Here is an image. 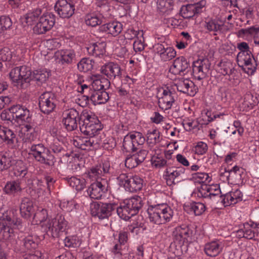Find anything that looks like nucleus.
Returning a JSON list of instances; mask_svg holds the SVG:
<instances>
[{
  "label": "nucleus",
  "instance_id": "obj_1",
  "mask_svg": "<svg viewBox=\"0 0 259 259\" xmlns=\"http://www.w3.org/2000/svg\"><path fill=\"white\" fill-rule=\"evenodd\" d=\"M22 222L19 219H11L8 211L0 212V238L12 242L14 240V229L22 228Z\"/></svg>",
  "mask_w": 259,
  "mask_h": 259
},
{
  "label": "nucleus",
  "instance_id": "obj_2",
  "mask_svg": "<svg viewBox=\"0 0 259 259\" xmlns=\"http://www.w3.org/2000/svg\"><path fill=\"white\" fill-rule=\"evenodd\" d=\"M148 213L151 222L161 225L169 222L172 218L174 212L166 204L161 203L149 206Z\"/></svg>",
  "mask_w": 259,
  "mask_h": 259
},
{
  "label": "nucleus",
  "instance_id": "obj_3",
  "mask_svg": "<svg viewBox=\"0 0 259 259\" xmlns=\"http://www.w3.org/2000/svg\"><path fill=\"white\" fill-rule=\"evenodd\" d=\"M194 181L198 191V196L212 202L219 203L221 195L219 185L211 183L208 179L201 181L195 179Z\"/></svg>",
  "mask_w": 259,
  "mask_h": 259
},
{
  "label": "nucleus",
  "instance_id": "obj_4",
  "mask_svg": "<svg viewBox=\"0 0 259 259\" xmlns=\"http://www.w3.org/2000/svg\"><path fill=\"white\" fill-rule=\"evenodd\" d=\"M79 128L84 135L93 137L97 132L102 129V126L97 116L84 110L80 115Z\"/></svg>",
  "mask_w": 259,
  "mask_h": 259
},
{
  "label": "nucleus",
  "instance_id": "obj_5",
  "mask_svg": "<svg viewBox=\"0 0 259 259\" xmlns=\"http://www.w3.org/2000/svg\"><path fill=\"white\" fill-rule=\"evenodd\" d=\"M9 76L14 85L18 88L26 89L32 80L30 68L26 66L16 67L9 73Z\"/></svg>",
  "mask_w": 259,
  "mask_h": 259
},
{
  "label": "nucleus",
  "instance_id": "obj_6",
  "mask_svg": "<svg viewBox=\"0 0 259 259\" xmlns=\"http://www.w3.org/2000/svg\"><path fill=\"white\" fill-rule=\"evenodd\" d=\"M67 222L62 215H57L55 218L49 219L47 223L41 225V228L49 236L52 237H58L65 231Z\"/></svg>",
  "mask_w": 259,
  "mask_h": 259
},
{
  "label": "nucleus",
  "instance_id": "obj_7",
  "mask_svg": "<svg viewBox=\"0 0 259 259\" xmlns=\"http://www.w3.org/2000/svg\"><path fill=\"white\" fill-rule=\"evenodd\" d=\"M116 204L114 203H102L93 202L90 204L91 213L93 217L100 220L108 218L113 210L116 209Z\"/></svg>",
  "mask_w": 259,
  "mask_h": 259
},
{
  "label": "nucleus",
  "instance_id": "obj_8",
  "mask_svg": "<svg viewBox=\"0 0 259 259\" xmlns=\"http://www.w3.org/2000/svg\"><path fill=\"white\" fill-rule=\"evenodd\" d=\"M30 152L38 162L47 165H52L54 163V156L50 151L42 144L33 145L30 147Z\"/></svg>",
  "mask_w": 259,
  "mask_h": 259
},
{
  "label": "nucleus",
  "instance_id": "obj_9",
  "mask_svg": "<svg viewBox=\"0 0 259 259\" xmlns=\"http://www.w3.org/2000/svg\"><path fill=\"white\" fill-rule=\"evenodd\" d=\"M194 231L183 225L176 227L172 232L174 241L180 246L192 241Z\"/></svg>",
  "mask_w": 259,
  "mask_h": 259
},
{
  "label": "nucleus",
  "instance_id": "obj_10",
  "mask_svg": "<svg viewBox=\"0 0 259 259\" xmlns=\"http://www.w3.org/2000/svg\"><path fill=\"white\" fill-rule=\"evenodd\" d=\"M80 115L74 109L72 108L63 114L62 123L67 131L72 132L77 128Z\"/></svg>",
  "mask_w": 259,
  "mask_h": 259
},
{
  "label": "nucleus",
  "instance_id": "obj_11",
  "mask_svg": "<svg viewBox=\"0 0 259 259\" xmlns=\"http://www.w3.org/2000/svg\"><path fill=\"white\" fill-rule=\"evenodd\" d=\"M55 96L51 92L44 93L39 99V107L40 111L45 114H49L56 107Z\"/></svg>",
  "mask_w": 259,
  "mask_h": 259
},
{
  "label": "nucleus",
  "instance_id": "obj_12",
  "mask_svg": "<svg viewBox=\"0 0 259 259\" xmlns=\"http://www.w3.org/2000/svg\"><path fill=\"white\" fill-rule=\"evenodd\" d=\"M55 21L54 15L51 13L44 14L33 27V31L37 34H43L52 28Z\"/></svg>",
  "mask_w": 259,
  "mask_h": 259
},
{
  "label": "nucleus",
  "instance_id": "obj_13",
  "mask_svg": "<svg viewBox=\"0 0 259 259\" xmlns=\"http://www.w3.org/2000/svg\"><path fill=\"white\" fill-rule=\"evenodd\" d=\"M55 10L60 17L69 18L74 13V5L70 0H58L55 6Z\"/></svg>",
  "mask_w": 259,
  "mask_h": 259
},
{
  "label": "nucleus",
  "instance_id": "obj_14",
  "mask_svg": "<svg viewBox=\"0 0 259 259\" xmlns=\"http://www.w3.org/2000/svg\"><path fill=\"white\" fill-rule=\"evenodd\" d=\"M207 59L198 60L193 62L192 73L194 77L198 80H202L206 77L209 70V64Z\"/></svg>",
  "mask_w": 259,
  "mask_h": 259
},
{
  "label": "nucleus",
  "instance_id": "obj_15",
  "mask_svg": "<svg viewBox=\"0 0 259 259\" xmlns=\"http://www.w3.org/2000/svg\"><path fill=\"white\" fill-rule=\"evenodd\" d=\"M206 4L204 1H201L194 4L183 6L180 10V14L184 18H190L202 12Z\"/></svg>",
  "mask_w": 259,
  "mask_h": 259
},
{
  "label": "nucleus",
  "instance_id": "obj_16",
  "mask_svg": "<svg viewBox=\"0 0 259 259\" xmlns=\"http://www.w3.org/2000/svg\"><path fill=\"white\" fill-rule=\"evenodd\" d=\"M242 194L238 189L221 195L219 203L225 207L234 205L242 200Z\"/></svg>",
  "mask_w": 259,
  "mask_h": 259
},
{
  "label": "nucleus",
  "instance_id": "obj_17",
  "mask_svg": "<svg viewBox=\"0 0 259 259\" xmlns=\"http://www.w3.org/2000/svg\"><path fill=\"white\" fill-rule=\"evenodd\" d=\"M189 64L184 57L177 58L169 68V71L174 74L184 75L187 73Z\"/></svg>",
  "mask_w": 259,
  "mask_h": 259
},
{
  "label": "nucleus",
  "instance_id": "obj_18",
  "mask_svg": "<svg viewBox=\"0 0 259 259\" xmlns=\"http://www.w3.org/2000/svg\"><path fill=\"white\" fill-rule=\"evenodd\" d=\"M111 169L109 164L108 163H103L94 167H93L88 171L89 177H97L101 178L102 177H110Z\"/></svg>",
  "mask_w": 259,
  "mask_h": 259
},
{
  "label": "nucleus",
  "instance_id": "obj_19",
  "mask_svg": "<svg viewBox=\"0 0 259 259\" xmlns=\"http://www.w3.org/2000/svg\"><path fill=\"white\" fill-rule=\"evenodd\" d=\"M12 113L14 114L15 120H21L30 123L31 118L30 116L29 110L25 107L20 105H16L12 106Z\"/></svg>",
  "mask_w": 259,
  "mask_h": 259
},
{
  "label": "nucleus",
  "instance_id": "obj_20",
  "mask_svg": "<svg viewBox=\"0 0 259 259\" xmlns=\"http://www.w3.org/2000/svg\"><path fill=\"white\" fill-rule=\"evenodd\" d=\"M224 247L222 241L216 240L206 243L204 245V251L205 254L210 257H215L222 251Z\"/></svg>",
  "mask_w": 259,
  "mask_h": 259
},
{
  "label": "nucleus",
  "instance_id": "obj_21",
  "mask_svg": "<svg viewBox=\"0 0 259 259\" xmlns=\"http://www.w3.org/2000/svg\"><path fill=\"white\" fill-rule=\"evenodd\" d=\"M101 71L110 79L120 78L121 75L120 66L113 63H109L101 68Z\"/></svg>",
  "mask_w": 259,
  "mask_h": 259
},
{
  "label": "nucleus",
  "instance_id": "obj_22",
  "mask_svg": "<svg viewBox=\"0 0 259 259\" xmlns=\"http://www.w3.org/2000/svg\"><path fill=\"white\" fill-rule=\"evenodd\" d=\"M143 179H120L119 184L123 185L126 191L137 192L143 187Z\"/></svg>",
  "mask_w": 259,
  "mask_h": 259
},
{
  "label": "nucleus",
  "instance_id": "obj_23",
  "mask_svg": "<svg viewBox=\"0 0 259 259\" xmlns=\"http://www.w3.org/2000/svg\"><path fill=\"white\" fill-rule=\"evenodd\" d=\"M99 29L100 31L105 32L116 36L121 32L122 25L118 22H112L102 25Z\"/></svg>",
  "mask_w": 259,
  "mask_h": 259
},
{
  "label": "nucleus",
  "instance_id": "obj_24",
  "mask_svg": "<svg viewBox=\"0 0 259 259\" xmlns=\"http://www.w3.org/2000/svg\"><path fill=\"white\" fill-rule=\"evenodd\" d=\"M106 190L104 185L100 182L92 183L88 189V194L92 199H99L101 198L103 193Z\"/></svg>",
  "mask_w": 259,
  "mask_h": 259
},
{
  "label": "nucleus",
  "instance_id": "obj_25",
  "mask_svg": "<svg viewBox=\"0 0 259 259\" xmlns=\"http://www.w3.org/2000/svg\"><path fill=\"white\" fill-rule=\"evenodd\" d=\"M174 95L169 90H164L163 96L158 101L159 107L164 110L170 109L175 101Z\"/></svg>",
  "mask_w": 259,
  "mask_h": 259
},
{
  "label": "nucleus",
  "instance_id": "obj_26",
  "mask_svg": "<svg viewBox=\"0 0 259 259\" xmlns=\"http://www.w3.org/2000/svg\"><path fill=\"white\" fill-rule=\"evenodd\" d=\"M176 86L179 92L187 94L190 96H193L195 94L194 84L189 79H186L180 81L176 84Z\"/></svg>",
  "mask_w": 259,
  "mask_h": 259
},
{
  "label": "nucleus",
  "instance_id": "obj_27",
  "mask_svg": "<svg viewBox=\"0 0 259 259\" xmlns=\"http://www.w3.org/2000/svg\"><path fill=\"white\" fill-rule=\"evenodd\" d=\"M185 211L189 213H194L195 215L202 214L205 210V205L200 202H193L184 206Z\"/></svg>",
  "mask_w": 259,
  "mask_h": 259
},
{
  "label": "nucleus",
  "instance_id": "obj_28",
  "mask_svg": "<svg viewBox=\"0 0 259 259\" xmlns=\"http://www.w3.org/2000/svg\"><path fill=\"white\" fill-rule=\"evenodd\" d=\"M33 211V202L28 198H24L20 206V211L22 217L28 218Z\"/></svg>",
  "mask_w": 259,
  "mask_h": 259
},
{
  "label": "nucleus",
  "instance_id": "obj_29",
  "mask_svg": "<svg viewBox=\"0 0 259 259\" xmlns=\"http://www.w3.org/2000/svg\"><path fill=\"white\" fill-rule=\"evenodd\" d=\"M116 209L118 216L124 220H128L135 215L134 211L132 210L124 201L119 207L116 205Z\"/></svg>",
  "mask_w": 259,
  "mask_h": 259
},
{
  "label": "nucleus",
  "instance_id": "obj_30",
  "mask_svg": "<svg viewBox=\"0 0 259 259\" xmlns=\"http://www.w3.org/2000/svg\"><path fill=\"white\" fill-rule=\"evenodd\" d=\"M93 92L94 94L91 95V97L92 98V103L94 105L104 104L109 99L108 93L105 91Z\"/></svg>",
  "mask_w": 259,
  "mask_h": 259
},
{
  "label": "nucleus",
  "instance_id": "obj_31",
  "mask_svg": "<svg viewBox=\"0 0 259 259\" xmlns=\"http://www.w3.org/2000/svg\"><path fill=\"white\" fill-rule=\"evenodd\" d=\"M124 202L132 210L134 211L135 214L137 213L143 206L142 199L139 196H136L125 200Z\"/></svg>",
  "mask_w": 259,
  "mask_h": 259
},
{
  "label": "nucleus",
  "instance_id": "obj_32",
  "mask_svg": "<svg viewBox=\"0 0 259 259\" xmlns=\"http://www.w3.org/2000/svg\"><path fill=\"white\" fill-rule=\"evenodd\" d=\"M95 76L97 77V78L93 81L92 84V87L89 88V89L95 92L104 91L105 84L108 85L110 82L106 78L101 79L100 78V75H96Z\"/></svg>",
  "mask_w": 259,
  "mask_h": 259
},
{
  "label": "nucleus",
  "instance_id": "obj_33",
  "mask_svg": "<svg viewBox=\"0 0 259 259\" xmlns=\"http://www.w3.org/2000/svg\"><path fill=\"white\" fill-rule=\"evenodd\" d=\"M13 158L10 153L2 152L0 153V170L7 169L12 165Z\"/></svg>",
  "mask_w": 259,
  "mask_h": 259
},
{
  "label": "nucleus",
  "instance_id": "obj_34",
  "mask_svg": "<svg viewBox=\"0 0 259 259\" xmlns=\"http://www.w3.org/2000/svg\"><path fill=\"white\" fill-rule=\"evenodd\" d=\"M93 142L87 137H76L73 140V145L80 149L85 150L87 148L92 146Z\"/></svg>",
  "mask_w": 259,
  "mask_h": 259
},
{
  "label": "nucleus",
  "instance_id": "obj_35",
  "mask_svg": "<svg viewBox=\"0 0 259 259\" xmlns=\"http://www.w3.org/2000/svg\"><path fill=\"white\" fill-rule=\"evenodd\" d=\"M173 0H158V9L161 13L168 14L173 10Z\"/></svg>",
  "mask_w": 259,
  "mask_h": 259
},
{
  "label": "nucleus",
  "instance_id": "obj_36",
  "mask_svg": "<svg viewBox=\"0 0 259 259\" xmlns=\"http://www.w3.org/2000/svg\"><path fill=\"white\" fill-rule=\"evenodd\" d=\"M50 75V72L46 70H35L33 72L32 79H34L40 85L45 82Z\"/></svg>",
  "mask_w": 259,
  "mask_h": 259
},
{
  "label": "nucleus",
  "instance_id": "obj_37",
  "mask_svg": "<svg viewBox=\"0 0 259 259\" xmlns=\"http://www.w3.org/2000/svg\"><path fill=\"white\" fill-rule=\"evenodd\" d=\"M48 211L46 209L44 208H39L35 213L33 217V221L36 224H41V225L49 219H48Z\"/></svg>",
  "mask_w": 259,
  "mask_h": 259
},
{
  "label": "nucleus",
  "instance_id": "obj_38",
  "mask_svg": "<svg viewBox=\"0 0 259 259\" xmlns=\"http://www.w3.org/2000/svg\"><path fill=\"white\" fill-rule=\"evenodd\" d=\"M250 52H239L237 56V61L239 66H243V64L248 66L251 64Z\"/></svg>",
  "mask_w": 259,
  "mask_h": 259
},
{
  "label": "nucleus",
  "instance_id": "obj_39",
  "mask_svg": "<svg viewBox=\"0 0 259 259\" xmlns=\"http://www.w3.org/2000/svg\"><path fill=\"white\" fill-rule=\"evenodd\" d=\"M0 138L7 142L8 144H13L14 143V139H15L16 135L14 132L10 129L4 127L3 131H0Z\"/></svg>",
  "mask_w": 259,
  "mask_h": 259
},
{
  "label": "nucleus",
  "instance_id": "obj_40",
  "mask_svg": "<svg viewBox=\"0 0 259 259\" xmlns=\"http://www.w3.org/2000/svg\"><path fill=\"white\" fill-rule=\"evenodd\" d=\"M259 33V27L252 26L247 29H241L239 31L240 35H249L254 37V42L256 44H259V40L257 39L258 34Z\"/></svg>",
  "mask_w": 259,
  "mask_h": 259
},
{
  "label": "nucleus",
  "instance_id": "obj_41",
  "mask_svg": "<svg viewBox=\"0 0 259 259\" xmlns=\"http://www.w3.org/2000/svg\"><path fill=\"white\" fill-rule=\"evenodd\" d=\"M61 58L59 62L62 64L64 63L71 64L75 59V54L72 50H67L61 53Z\"/></svg>",
  "mask_w": 259,
  "mask_h": 259
},
{
  "label": "nucleus",
  "instance_id": "obj_42",
  "mask_svg": "<svg viewBox=\"0 0 259 259\" xmlns=\"http://www.w3.org/2000/svg\"><path fill=\"white\" fill-rule=\"evenodd\" d=\"M94 62L89 58H83L77 64L79 70L82 72H87L91 70L93 67Z\"/></svg>",
  "mask_w": 259,
  "mask_h": 259
},
{
  "label": "nucleus",
  "instance_id": "obj_43",
  "mask_svg": "<svg viewBox=\"0 0 259 259\" xmlns=\"http://www.w3.org/2000/svg\"><path fill=\"white\" fill-rule=\"evenodd\" d=\"M21 189L18 180L12 181L7 183L5 187L7 193H13L20 190Z\"/></svg>",
  "mask_w": 259,
  "mask_h": 259
},
{
  "label": "nucleus",
  "instance_id": "obj_44",
  "mask_svg": "<svg viewBox=\"0 0 259 259\" xmlns=\"http://www.w3.org/2000/svg\"><path fill=\"white\" fill-rule=\"evenodd\" d=\"M69 185L77 191L82 190L85 186V179H67Z\"/></svg>",
  "mask_w": 259,
  "mask_h": 259
},
{
  "label": "nucleus",
  "instance_id": "obj_45",
  "mask_svg": "<svg viewBox=\"0 0 259 259\" xmlns=\"http://www.w3.org/2000/svg\"><path fill=\"white\" fill-rule=\"evenodd\" d=\"M131 138H132L133 144L135 145V149L136 150L138 149V146L143 145L145 141V138L142 134L139 132H136L134 134H129Z\"/></svg>",
  "mask_w": 259,
  "mask_h": 259
},
{
  "label": "nucleus",
  "instance_id": "obj_46",
  "mask_svg": "<svg viewBox=\"0 0 259 259\" xmlns=\"http://www.w3.org/2000/svg\"><path fill=\"white\" fill-rule=\"evenodd\" d=\"M1 119L7 121L8 123H13V120H15L14 114L12 113V107H11L9 109L4 110L0 115Z\"/></svg>",
  "mask_w": 259,
  "mask_h": 259
},
{
  "label": "nucleus",
  "instance_id": "obj_47",
  "mask_svg": "<svg viewBox=\"0 0 259 259\" xmlns=\"http://www.w3.org/2000/svg\"><path fill=\"white\" fill-rule=\"evenodd\" d=\"M131 136L129 134L124 137L123 142V149L127 152H134L136 150L135 149V145L133 144V139L131 138Z\"/></svg>",
  "mask_w": 259,
  "mask_h": 259
},
{
  "label": "nucleus",
  "instance_id": "obj_48",
  "mask_svg": "<svg viewBox=\"0 0 259 259\" xmlns=\"http://www.w3.org/2000/svg\"><path fill=\"white\" fill-rule=\"evenodd\" d=\"M147 141L148 143L151 144H155L159 143L161 140L160 133L156 131L153 130L152 132H150L147 134Z\"/></svg>",
  "mask_w": 259,
  "mask_h": 259
},
{
  "label": "nucleus",
  "instance_id": "obj_49",
  "mask_svg": "<svg viewBox=\"0 0 259 259\" xmlns=\"http://www.w3.org/2000/svg\"><path fill=\"white\" fill-rule=\"evenodd\" d=\"M13 57V52L8 47L0 49V60L6 62L10 61Z\"/></svg>",
  "mask_w": 259,
  "mask_h": 259
},
{
  "label": "nucleus",
  "instance_id": "obj_50",
  "mask_svg": "<svg viewBox=\"0 0 259 259\" xmlns=\"http://www.w3.org/2000/svg\"><path fill=\"white\" fill-rule=\"evenodd\" d=\"M41 13V10L37 9L33 12L27 14L25 17L26 23L28 25H32L33 22L36 21Z\"/></svg>",
  "mask_w": 259,
  "mask_h": 259
},
{
  "label": "nucleus",
  "instance_id": "obj_51",
  "mask_svg": "<svg viewBox=\"0 0 259 259\" xmlns=\"http://www.w3.org/2000/svg\"><path fill=\"white\" fill-rule=\"evenodd\" d=\"M243 226L245 229L246 238L249 239H255V237L258 236V233L255 232V228L253 226H250L248 224H243Z\"/></svg>",
  "mask_w": 259,
  "mask_h": 259
},
{
  "label": "nucleus",
  "instance_id": "obj_52",
  "mask_svg": "<svg viewBox=\"0 0 259 259\" xmlns=\"http://www.w3.org/2000/svg\"><path fill=\"white\" fill-rule=\"evenodd\" d=\"M176 55V51L172 48H166L165 51H164L163 54L161 55V58L164 61H168L174 57Z\"/></svg>",
  "mask_w": 259,
  "mask_h": 259
},
{
  "label": "nucleus",
  "instance_id": "obj_53",
  "mask_svg": "<svg viewBox=\"0 0 259 259\" xmlns=\"http://www.w3.org/2000/svg\"><path fill=\"white\" fill-rule=\"evenodd\" d=\"M85 21L87 25L92 27H95L102 23V21L96 16L88 15Z\"/></svg>",
  "mask_w": 259,
  "mask_h": 259
},
{
  "label": "nucleus",
  "instance_id": "obj_54",
  "mask_svg": "<svg viewBox=\"0 0 259 259\" xmlns=\"http://www.w3.org/2000/svg\"><path fill=\"white\" fill-rule=\"evenodd\" d=\"M11 25L12 21L9 17L5 16L0 17V32L9 28Z\"/></svg>",
  "mask_w": 259,
  "mask_h": 259
},
{
  "label": "nucleus",
  "instance_id": "obj_55",
  "mask_svg": "<svg viewBox=\"0 0 259 259\" xmlns=\"http://www.w3.org/2000/svg\"><path fill=\"white\" fill-rule=\"evenodd\" d=\"M80 92L84 94L83 97L84 98V100L87 101V102H89L91 101L92 103V98L91 97V95L94 94L93 91H91L89 89V88L86 84H83L81 87V91Z\"/></svg>",
  "mask_w": 259,
  "mask_h": 259
},
{
  "label": "nucleus",
  "instance_id": "obj_56",
  "mask_svg": "<svg viewBox=\"0 0 259 259\" xmlns=\"http://www.w3.org/2000/svg\"><path fill=\"white\" fill-rule=\"evenodd\" d=\"M139 164V163L137 161L136 157L135 158L134 155L131 157H127L125 160V165L129 168L135 167Z\"/></svg>",
  "mask_w": 259,
  "mask_h": 259
},
{
  "label": "nucleus",
  "instance_id": "obj_57",
  "mask_svg": "<svg viewBox=\"0 0 259 259\" xmlns=\"http://www.w3.org/2000/svg\"><path fill=\"white\" fill-rule=\"evenodd\" d=\"M22 130L24 131L25 134L29 140L33 139L35 133L34 129L31 125L29 124H26L24 125Z\"/></svg>",
  "mask_w": 259,
  "mask_h": 259
},
{
  "label": "nucleus",
  "instance_id": "obj_58",
  "mask_svg": "<svg viewBox=\"0 0 259 259\" xmlns=\"http://www.w3.org/2000/svg\"><path fill=\"white\" fill-rule=\"evenodd\" d=\"M23 243L24 247L28 250L34 248L36 246V244L33 240L31 236H28L25 238L23 239Z\"/></svg>",
  "mask_w": 259,
  "mask_h": 259
},
{
  "label": "nucleus",
  "instance_id": "obj_59",
  "mask_svg": "<svg viewBox=\"0 0 259 259\" xmlns=\"http://www.w3.org/2000/svg\"><path fill=\"white\" fill-rule=\"evenodd\" d=\"M222 73L224 75H231L234 73L235 69L233 66V64L230 63H226L223 68L221 69Z\"/></svg>",
  "mask_w": 259,
  "mask_h": 259
},
{
  "label": "nucleus",
  "instance_id": "obj_60",
  "mask_svg": "<svg viewBox=\"0 0 259 259\" xmlns=\"http://www.w3.org/2000/svg\"><path fill=\"white\" fill-rule=\"evenodd\" d=\"M207 149V145L202 142H198L197 145L195 147V151L198 154L202 155L205 153Z\"/></svg>",
  "mask_w": 259,
  "mask_h": 259
},
{
  "label": "nucleus",
  "instance_id": "obj_61",
  "mask_svg": "<svg viewBox=\"0 0 259 259\" xmlns=\"http://www.w3.org/2000/svg\"><path fill=\"white\" fill-rule=\"evenodd\" d=\"M206 27L209 31H217L221 28V25L215 20H209L206 23Z\"/></svg>",
  "mask_w": 259,
  "mask_h": 259
},
{
  "label": "nucleus",
  "instance_id": "obj_62",
  "mask_svg": "<svg viewBox=\"0 0 259 259\" xmlns=\"http://www.w3.org/2000/svg\"><path fill=\"white\" fill-rule=\"evenodd\" d=\"M147 153L148 152L146 150H141L137 154H134V155L135 156V158L136 157L137 161H138V162L140 164L144 161Z\"/></svg>",
  "mask_w": 259,
  "mask_h": 259
},
{
  "label": "nucleus",
  "instance_id": "obj_63",
  "mask_svg": "<svg viewBox=\"0 0 259 259\" xmlns=\"http://www.w3.org/2000/svg\"><path fill=\"white\" fill-rule=\"evenodd\" d=\"M166 163V161L160 157H156L152 160V164L153 166L156 167H161L164 166Z\"/></svg>",
  "mask_w": 259,
  "mask_h": 259
},
{
  "label": "nucleus",
  "instance_id": "obj_64",
  "mask_svg": "<svg viewBox=\"0 0 259 259\" xmlns=\"http://www.w3.org/2000/svg\"><path fill=\"white\" fill-rule=\"evenodd\" d=\"M118 240L120 244H124L128 240V233L126 231H120L118 235Z\"/></svg>",
  "mask_w": 259,
  "mask_h": 259
}]
</instances>
